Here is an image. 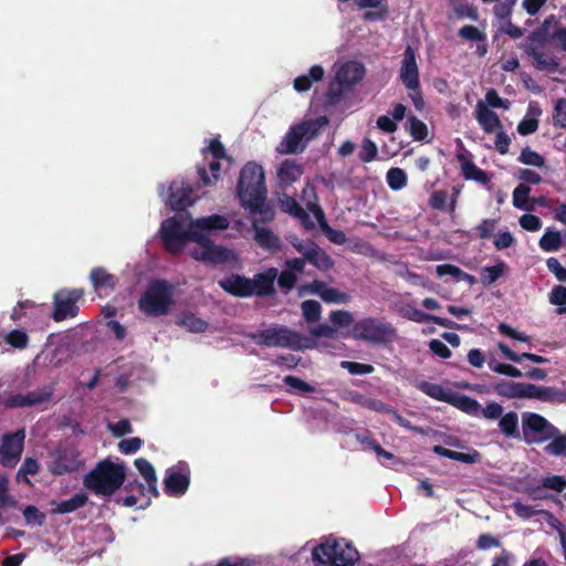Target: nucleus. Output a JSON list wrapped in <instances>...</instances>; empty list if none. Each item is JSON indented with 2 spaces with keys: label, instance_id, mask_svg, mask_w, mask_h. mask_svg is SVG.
Masks as SVG:
<instances>
[{
  "label": "nucleus",
  "instance_id": "15",
  "mask_svg": "<svg viewBox=\"0 0 566 566\" xmlns=\"http://www.w3.org/2000/svg\"><path fill=\"white\" fill-rule=\"evenodd\" d=\"M55 390L54 384H49L40 389L29 391L25 395L18 394L11 396L6 405L9 408H23V407H32L41 405L45 401H49Z\"/></svg>",
  "mask_w": 566,
  "mask_h": 566
},
{
  "label": "nucleus",
  "instance_id": "5",
  "mask_svg": "<svg viewBox=\"0 0 566 566\" xmlns=\"http://www.w3.org/2000/svg\"><path fill=\"white\" fill-rule=\"evenodd\" d=\"M248 337L256 345L266 347H283L293 350H303L315 346L314 340L284 325L260 329L249 334Z\"/></svg>",
  "mask_w": 566,
  "mask_h": 566
},
{
  "label": "nucleus",
  "instance_id": "56",
  "mask_svg": "<svg viewBox=\"0 0 566 566\" xmlns=\"http://www.w3.org/2000/svg\"><path fill=\"white\" fill-rule=\"evenodd\" d=\"M518 160L524 165L534 167H543L545 164L544 157L528 147L522 150Z\"/></svg>",
  "mask_w": 566,
  "mask_h": 566
},
{
  "label": "nucleus",
  "instance_id": "57",
  "mask_svg": "<svg viewBox=\"0 0 566 566\" xmlns=\"http://www.w3.org/2000/svg\"><path fill=\"white\" fill-rule=\"evenodd\" d=\"M340 367L346 369L350 375H369L374 371V366L358 361L343 360Z\"/></svg>",
  "mask_w": 566,
  "mask_h": 566
},
{
  "label": "nucleus",
  "instance_id": "16",
  "mask_svg": "<svg viewBox=\"0 0 566 566\" xmlns=\"http://www.w3.org/2000/svg\"><path fill=\"white\" fill-rule=\"evenodd\" d=\"M277 277L276 268H268L263 272L250 277L251 296L272 297L276 294L275 281Z\"/></svg>",
  "mask_w": 566,
  "mask_h": 566
},
{
  "label": "nucleus",
  "instance_id": "32",
  "mask_svg": "<svg viewBox=\"0 0 566 566\" xmlns=\"http://www.w3.org/2000/svg\"><path fill=\"white\" fill-rule=\"evenodd\" d=\"M88 502V496L84 492L75 493L71 499L61 501V502H53L52 504L55 505V507L52 509L53 514H66L75 512L76 510L83 507Z\"/></svg>",
  "mask_w": 566,
  "mask_h": 566
},
{
  "label": "nucleus",
  "instance_id": "47",
  "mask_svg": "<svg viewBox=\"0 0 566 566\" xmlns=\"http://www.w3.org/2000/svg\"><path fill=\"white\" fill-rule=\"evenodd\" d=\"M378 148L374 140L364 138L358 154L359 160L364 164L371 163L377 159Z\"/></svg>",
  "mask_w": 566,
  "mask_h": 566
},
{
  "label": "nucleus",
  "instance_id": "7",
  "mask_svg": "<svg viewBox=\"0 0 566 566\" xmlns=\"http://www.w3.org/2000/svg\"><path fill=\"white\" fill-rule=\"evenodd\" d=\"M352 336L356 340L374 346H387L397 338V329L390 322L379 317H364L355 322Z\"/></svg>",
  "mask_w": 566,
  "mask_h": 566
},
{
  "label": "nucleus",
  "instance_id": "29",
  "mask_svg": "<svg viewBox=\"0 0 566 566\" xmlns=\"http://www.w3.org/2000/svg\"><path fill=\"white\" fill-rule=\"evenodd\" d=\"M526 398L538 399L542 401H563L566 395L553 387L536 386L527 384Z\"/></svg>",
  "mask_w": 566,
  "mask_h": 566
},
{
  "label": "nucleus",
  "instance_id": "40",
  "mask_svg": "<svg viewBox=\"0 0 566 566\" xmlns=\"http://www.w3.org/2000/svg\"><path fill=\"white\" fill-rule=\"evenodd\" d=\"M301 310L306 323L312 324L321 319L322 306L318 301L306 300L302 302Z\"/></svg>",
  "mask_w": 566,
  "mask_h": 566
},
{
  "label": "nucleus",
  "instance_id": "1",
  "mask_svg": "<svg viewBox=\"0 0 566 566\" xmlns=\"http://www.w3.org/2000/svg\"><path fill=\"white\" fill-rule=\"evenodd\" d=\"M266 187L263 167L255 161L247 163L239 175L237 196L240 205L258 214L263 223L275 217L274 208L266 201Z\"/></svg>",
  "mask_w": 566,
  "mask_h": 566
},
{
  "label": "nucleus",
  "instance_id": "55",
  "mask_svg": "<svg viewBox=\"0 0 566 566\" xmlns=\"http://www.w3.org/2000/svg\"><path fill=\"white\" fill-rule=\"evenodd\" d=\"M458 34L460 38L471 42H484L486 40L485 33L470 24L463 25L459 30Z\"/></svg>",
  "mask_w": 566,
  "mask_h": 566
},
{
  "label": "nucleus",
  "instance_id": "24",
  "mask_svg": "<svg viewBox=\"0 0 566 566\" xmlns=\"http://www.w3.org/2000/svg\"><path fill=\"white\" fill-rule=\"evenodd\" d=\"M476 119L486 134H492L496 129H502V123L497 114L491 111L483 102L478 103Z\"/></svg>",
  "mask_w": 566,
  "mask_h": 566
},
{
  "label": "nucleus",
  "instance_id": "59",
  "mask_svg": "<svg viewBox=\"0 0 566 566\" xmlns=\"http://www.w3.org/2000/svg\"><path fill=\"white\" fill-rule=\"evenodd\" d=\"M277 284L284 293H289L295 287L297 276L295 273L284 270L280 274L277 273Z\"/></svg>",
  "mask_w": 566,
  "mask_h": 566
},
{
  "label": "nucleus",
  "instance_id": "17",
  "mask_svg": "<svg viewBox=\"0 0 566 566\" xmlns=\"http://www.w3.org/2000/svg\"><path fill=\"white\" fill-rule=\"evenodd\" d=\"M192 188L189 184L174 181L169 187L167 203L171 210L184 212L193 203Z\"/></svg>",
  "mask_w": 566,
  "mask_h": 566
},
{
  "label": "nucleus",
  "instance_id": "12",
  "mask_svg": "<svg viewBox=\"0 0 566 566\" xmlns=\"http://www.w3.org/2000/svg\"><path fill=\"white\" fill-rule=\"evenodd\" d=\"M84 295V290H60L54 294V310L52 318L55 322H62L67 318H73L78 314V306L76 302Z\"/></svg>",
  "mask_w": 566,
  "mask_h": 566
},
{
  "label": "nucleus",
  "instance_id": "53",
  "mask_svg": "<svg viewBox=\"0 0 566 566\" xmlns=\"http://www.w3.org/2000/svg\"><path fill=\"white\" fill-rule=\"evenodd\" d=\"M283 382L286 386L291 387L292 389H295L305 395L313 394L316 391L314 386H312L311 384L304 381L303 379L292 376V375L285 376L283 378Z\"/></svg>",
  "mask_w": 566,
  "mask_h": 566
},
{
  "label": "nucleus",
  "instance_id": "46",
  "mask_svg": "<svg viewBox=\"0 0 566 566\" xmlns=\"http://www.w3.org/2000/svg\"><path fill=\"white\" fill-rule=\"evenodd\" d=\"M4 342L13 348L24 349L29 344V336L25 331L15 328L6 335Z\"/></svg>",
  "mask_w": 566,
  "mask_h": 566
},
{
  "label": "nucleus",
  "instance_id": "23",
  "mask_svg": "<svg viewBox=\"0 0 566 566\" xmlns=\"http://www.w3.org/2000/svg\"><path fill=\"white\" fill-rule=\"evenodd\" d=\"M461 171L467 180H474L486 186L490 182V176L485 170L479 168L473 161L469 160L464 154H457Z\"/></svg>",
  "mask_w": 566,
  "mask_h": 566
},
{
  "label": "nucleus",
  "instance_id": "60",
  "mask_svg": "<svg viewBox=\"0 0 566 566\" xmlns=\"http://www.w3.org/2000/svg\"><path fill=\"white\" fill-rule=\"evenodd\" d=\"M143 444L144 440L138 437L124 439L118 443V450L124 454H133L137 452Z\"/></svg>",
  "mask_w": 566,
  "mask_h": 566
},
{
  "label": "nucleus",
  "instance_id": "48",
  "mask_svg": "<svg viewBox=\"0 0 566 566\" xmlns=\"http://www.w3.org/2000/svg\"><path fill=\"white\" fill-rule=\"evenodd\" d=\"M505 268H506V265H505L504 262H500L496 265L483 268V270H482V283L484 285L493 284L494 282H496L503 275V273L505 271Z\"/></svg>",
  "mask_w": 566,
  "mask_h": 566
},
{
  "label": "nucleus",
  "instance_id": "44",
  "mask_svg": "<svg viewBox=\"0 0 566 566\" xmlns=\"http://www.w3.org/2000/svg\"><path fill=\"white\" fill-rule=\"evenodd\" d=\"M408 132L415 140L419 142L424 140L428 136L427 125L415 115L408 118Z\"/></svg>",
  "mask_w": 566,
  "mask_h": 566
},
{
  "label": "nucleus",
  "instance_id": "45",
  "mask_svg": "<svg viewBox=\"0 0 566 566\" xmlns=\"http://www.w3.org/2000/svg\"><path fill=\"white\" fill-rule=\"evenodd\" d=\"M329 321L335 328H347L355 324L353 314L345 310L332 311L329 313Z\"/></svg>",
  "mask_w": 566,
  "mask_h": 566
},
{
  "label": "nucleus",
  "instance_id": "43",
  "mask_svg": "<svg viewBox=\"0 0 566 566\" xmlns=\"http://www.w3.org/2000/svg\"><path fill=\"white\" fill-rule=\"evenodd\" d=\"M179 324L193 333L203 332L208 326L207 322L190 312L182 313Z\"/></svg>",
  "mask_w": 566,
  "mask_h": 566
},
{
  "label": "nucleus",
  "instance_id": "14",
  "mask_svg": "<svg viewBox=\"0 0 566 566\" xmlns=\"http://www.w3.org/2000/svg\"><path fill=\"white\" fill-rule=\"evenodd\" d=\"M25 433L23 429L4 434L0 446V462L3 467H14L21 458Z\"/></svg>",
  "mask_w": 566,
  "mask_h": 566
},
{
  "label": "nucleus",
  "instance_id": "54",
  "mask_svg": "<svg viewBox=\"0 0 566 566\" xmlns=\"http://www.w3.org/2000/svg\"><path fill=\"white\" fill-rule=\"evenodd\" d=\"M553 124L556 127H566V98H557L553 109Z\"/></svg>",
  "mask_w": 566,
  "mask_h": 566
},
{
  "label": "nucleus",
  "instance_id": "35",
  "mask_svg": "<svg viewBox=\"0 0 566 566\" xmlns=\"http://www.w3.org/2000/svg\"><path fill=\"white\" fill-rule=\"evenodd\" d=\"M499 349L504 355V357L511 361L514 363H521L523 359H527L534 364H545L548 361V359L544 356L532 354V353H523L517 354L514 350H512L506 344L500 343Z\"/></svg>",
  "mask_w": 566,
  "mask_h": 566
},
{
  "label": "nucleus",
  "instance_id": "37",
  "mask_svg": "<svg viewBox=\"0 0 566 566\" xmlns=\"http://www.w3.org/2000/svg\"><path fill=\"white\" fill-rule=\"evenodd\" d=\"M538 244L545 252L558 251L563 244L562 234L557 230L547 229L539 239Z\"/></svg>",
  "mask_w": 566,
  "mask_h": 566
},
{
  "label": "nucleus",
  "instance_id": "10",
  "mask_svg": "<svg viewBox=\"0 0 566 566\" xmlns=\"http://www.w3.org/2000/svg\"><path fill=\"white\" fill-rule=\"evenodd\" d=\"M548 40H551L548 35L535 29L527 36L523 51L533 59V65L536 70L553 73L557 71L559 62L557 59L547 56L541 51V49L546 46Z\"/></svg>",
  "mask_w": 566,
  "mask_h": 566
},
{
  "label": "nucleus",
  "instance_id": "64",
  "mask_svg": "<svg viewBox=\"0 0 566 566\" xmlns=\"http://www.w3.org/2000/svg\"><path fill=\"white\" fill-rule=\"evenodd\" d=\"M515 562V555L512 552L504 548L501 551L499 555H496L492 559L491 566H514Z\"/></svg>",
  "mask_w": 566,
  "mask_h": 566
},
{
  "label": "nucleus",
  "instance_id": "21",
  "mask_svg": "<svg viewBox=\"0 0 566 566\" xmlns=\"http://www.w3.org/2000/svg\"><path fill=\"white\" fill-rule=\"evenodd\" d=\"M220 287L235 297H251L250 277L241 274H231L219 281Z\"/></svg>",
  "mask_w": 566,
  "mask_h": 566
},
{
  "label": "nucleus",
  "instance_id": "26",
  "mask_svg": "<svg viewBox=\"0 0 566 566\" xmlns=\"http://www.w3.org/2000/svg\"><path fill=\"white\" fill-rule=\"evenodd\" d=\"M280 208L283 212H286L297 218L305 229L311 230L314 228V223L311 221L308 213L300 206V203L291 196L285 195L280 200Z\"/></svg>",
  "mask_w": 566,
  "mask_h": 566
},
{
  "label": "nucleus",
  "instance_id": "36",
  "mask_svg": "<svg viewBox=\"0 0 566 566\" xmlns=\"http://www.w3.org/2000/svg\"><path fill=\"white\" fill-rule=\"evenodd\" d=\"M449 403L473 416H476L481 409V405L478 400L465 395L452 394L451 401Z\"/></svg>",
  "mask_w": 566,
  "mask_h": 566
},
{
  "label": "nucleus",
  "instance_id": "20",
  "mask_svg": "<svg viewBox=\"0 0 566 566\" xmlns=\"http://www.w3.org/2000/svg\"><path fill=\"white\" fill-rule=\"evenodd\" d=\"M366 73L363 63L357 61H348L344 63L336 72V80L342 86H353L359 83Z\"/></svg>",
  "mask_w": 566,
  "mask_h": 566
},
{
  "label": "nucleus",
  "instance_id": "39",
  "mask_svg": "<svg viewBox=\"0 0 566 566\" xmlns=\"http://www.w3.org/2000/svg\"><path fill=\"white\" fill-rule=\"evenodd\" d=\"M518 416L515 411H509L500 417L499 428L507 438L517 437Z\"/></svg>",
  "mask_w": 566,
  "mask_h": 566
},
{
  "label": "nucleus",
  "instance_id": "41",
  "mask_svg": "<svg viewBox=\"0 0 566 566\" xmlns=\"http://www.w3.org/2000/svg\"><path fill=\"white\" fill-rule=\"evenodd\" d=\"M310 334L315 338L325 337V338H331V339H336L339 337L345 338L349 335L348 332L345 333V332L338 331L334 326H331L327 324H319V325L311 328Z\"/></svg>",
  "mask_w": 566,
  "mask_h": 566
},
{
  "label": "nucleus",
  "instance_id": "51",
  "mask_svg": "<svg viewBox=\"0 0 566 566\" xmlns=\"http://www.w3.org/2000/svg\"><path fill=\"white\" fill-rule=\"evenodd\" d=\"M321 298L325 303L329 304H344L349 301L350 296L347 293L340 292L335 287L327 286L326 290L322 292Z\"/></svg>",
  "mask_w": 566,
  "mask_h": 566
},
{
  "label": "nucleus",
  "instance_id": "2",
  "mask_svg": "<svg viewBox=\"0 0 566 566\" xmlns=\"http://www.w3.org/2000/svg\"><path fill=\"white\" fill-rule=\"evenodd\" d=\"M186 219L182 213L167 218L160 226V238L164 248L170 254H179L186 242L191 241L190 233L198 230H226L229 227V221L226 217L220 214H212L208 217L191 220L189 229L185 230Z\"/></svg>",
  "mask_w": 566,
  "mask_h": 566
},
{
  "label": "nucleus",
  "instance_id": "11",
  "mask_svg": "<svg viewBox=\"0 0 566 566\" xmlns=\"http://www.w3.org/2000/svg\"><path fill=\"white\" fill-rule=\"evenodd\" d=\"M522 432L524 441L532 444L551 440L558 433V429L542 415L524 412L522 415Z\"/></svg>",
  "mask_w": 566,
  "mask_h": 566
},
{
  "label": "nucleus",
  "instance_id": "8",
  "mask_svg": "<svg viewBox=\"0 0 566 566\" xmlns=\"http://www.w3.org/2000/svg\"><path fill=\"white\" fill-rule=\"evenodd\" d=\"M313 559L324 566H353L359 558L357 549L345 539H327L313 549Z\"/></svg>",
  "mask_w": 566,
  "mask_h": 566
},
{
  "label": "nucleus",
  "instance_id": "30",
  "mask_svg": "<svg viewBox=\"0 0 566 566\" xmlns=\"http://www.w3.org/2000/svg\"><path fill=\"white\" fill-rule=\"evenodd\" d=\"M90 280L95 291H113L117 284V277L108 273L104 268H94Z\"/></svg>",
  "mask_w": 566,
  "mask_h": 566
},
{
  "label": "nucleus",
  "instance_id": "58",
  "mask_svg": "<svg viewBox=\"0 0 566 566\" xmlns=\"http://www.w3.org/2000/svg\"><path fill=\"white\" fill-rule=\"evenodd\" d=\"M23 516L28 524L42 526L45 523L46 516L36 506L28 505L23 510Z\"/></svg>",
  "mask_w": 566,
  "mask_h": 566
},
{
  "label": "nucleus",
  "instance_id": "42",
  "mask_svg": "<svg viewBox=\"0 0 566 566\" xmlns=\"http://www.w3.org/2000/svg\"><path fill=\"white\" fill-rule=\"evenodd\" d=\"M387 184L391 190H400L406 187L408 178L403 169L394 167L387 171Z\"/></svg>",
  "mask_w": 566,
  "mask_h": 566
},
{
  "label": "nucleus",
  "instance_id": "13",
  "mask_svg": "<svg viewBox=\"0 0 566 566\" xmlns=\"http://www.w3.org/2000/svg\"><path fill=\"white\" fill-rule=\"evenodd\" d=\"M51 459L49 470L55 475L74 472L83 464L80 452L72 446L59 447L51 452Z\"/></svg>",
  "mask_w": 566,
  "mask_h": 566
},
{
  "label": "nucleus",
  "instance_id": "27",
  "mask_svg": "<svg viewBox=\"0 0 566 566\" xmlns=\"http://www.w3.org/2000/svg\"><path fill=\"white\" fill-rule=\"evenodd\" d=\"M403 316L416 323H433L446 328H453L455 326V324L448 318L427 314L418 308L410 306L403 310Z\"/></svg>",
  "mask_w": 566,
  "mask_h": 566
},
{
  "label": "nucleus",
  "instance_id": "62",
  "mask_svg": "<svg viewBox=\"0 0 566 566\" xmlns=\"http://www.w3.org/2000/svg\"><path fill=\"white\" fill-rule=\"evenodd\" d=\"M542 485L557 492L566 489V479L563 475H552L542 480Z\"/></svg>",
  "mask_w": 566,
  "mask_h": 566
},
{
  "label": "nucleus",
  "instance_id": "19",
  "mask_svg": "<svg viewBox=\"0 0 566 566\" xmlns=\"http://www.w3.org/2000/svg\"><path fill=\"white\" fill-rule=\"evenodd\" d=\"M190 484V478L188 473L176 471L172 468L166 471L164 479V490L169 496H181L184 495Z\"/></svg>",
  "mask_w": 566,
  "mask_h": 566
},
{
  "label": "nucleus",
  "instance_id": "33",
  "mask_svg": "<svg viewBox=\"0 0 566 566\" xmlns=\"http://www.w3.org/2000/svg\"><path fill=\"white\" fill-rule=\"evenodd\" d=\"M324 76V70L321 65H313L308 74L300 75L294 80V88L302 93L311 88L313 82H318Z\"/></svg>",
  "mask_w": 566,
  "mask_h": 566
},
{
  "label": "nucleus",
  "instance_id": "34",
  "mask_svg": "<svg viewBox=\"0 0 566 566\" xmlns=\"http://www.w3.org/2000/svg\"><path fill=\"white\" fill-rule=\"evenodd\" d=\"M417 388L423 392L424 395L433 398L438 401L450 402L452 394L450 390H446L441 385L430 382V381H420Z\"/></svg>",
  "mask_w": 566,
  "mask_h": 566
},
{
  "label": "nucleus",
  "instance_id": "9",
  "mask_svg": "<svg viewBox=\"0 0 566 566\" xmlns=\"http://www.w3.org/2000/svg\"><path fill=\"white\" fill-rule=\"evenodd\" d=\"M210 230H198L190 233L191 241L198 247L190 251V255L201 262L211 264H223L231 260V251L222 245H217L203 232Z\"/></svg>",
  "mask_w": 566,
  "mask_h": 566
},
{
  "label": "nucleus",
  "instance_id": "25",
  "mask_svg": "<svg viewBox=\"0 0 566 566\" xmlns=\"http://www.w3.org/2000/svg\"><path fill=\"white\" fill-rule=\"evenodd\" d=\"M262 222L260 219L254 220L252 227L254 229V239L256 243L269 251H277L281 249V241L277 235L269 228H262L258 223Z\"/></svg>",
  "mask_w": 566,
  "mask_h": 566
},
{
  "label": "nucleus",
  "instance_id": "52",
  "mask_svg": "<svg viewBox=\"0 0 566 566\" xmlns=\"http://www.w3.org/2000/svg\"><path fill=\"white\" fill-rule=\"evenodd\" d=\"M545 452L552 455H565L566 454V434H562L559 431L555 437L552 438V442L545 447Z\"/></svg>",
  "mask_w": 566,
  "mask_h": 566
},
{
  "label": "nucleus",
  "instance_id": "63",
  "mask_svg": "<svg viewBox=\"0 0 566 566\" xmlns=\"http://www.w3.org/2000/svg\"><path fill=\"white\" fill-rule=\"evenodd\" d=\"M546 266L559 282H566V269L556 258H548L546 260Z\"/></svg>",
  "mask_w": 566,
  "mask_h": 566
},
{
  "label": "nucleus",
  "instance_id": "38",
  "mask_svg": "<svg viewBox=\"0 0 566 566\" xmlns=\"http://www.w3.org/2000/svg\"><path fill=\"white\" fill-rule=\"evenodd\" d=\"M209 170L211 172V177L209 176L205 166H197V174L200 179V185L203 187L210 186L213 181H217L220 178L221 165L219 160L214 159L209 163Z\"/></svg>",
  "mask_w": 566,
  "mask_h": 566
},
{
  "label": "nucleus",
  "instance_id": "61",
  "mask_svg": "<svg viewBox=\"0 0 566 566\" xmlns=\"http://www.w3.org/2000/svg\"><path fill=\"white\" fill-rule=\"evenodd\" d=\"M549 302L557 308L566 306V286L555 285L549 293Z\"/></svg>",
  "mask_w": 566,
  "mask_h": 566
},
{
  "label": "nucleus",
  "instance_id": "3",
  "mask_svg": "<svg viewBox=\"0 0 566 566\" xmlns=\"http://www.w3.org/2000/svg\"><path fill=\"white\" fill-rule=\"evenodd\" d=\"M125 465L104 459L84 475L83 484L95 495L109 497L125 484Z\"/></svg>",
  "mask_w": 566,
  "mask_h": 566
},
{
  "label": "nucleus",
  "instance_id": "4",
  "mask_svg": "<svg viewBox=\"0 0 566 566\" xmlns=\"http://www.w3.org/2000/svg\"><path fill=\"white\" fill-rule=\"evenodd\" d=\"M175 286L164 279L149 282L138 300V307L148 317L166 316L174 305Z\"/></svg>",
  "mask_w": 566,
  "mask_h": 566
},
{
  "label": "nucleus",
  "instance_id": "22",
  "mask_svg": "<svg viewBox=\"0 0 566 566\" xmlns=\"http://www.w3.org/2000/svg\"><path fill=\"white\" fill-rule=\"evenodd\" d=\"M304 174L303 166L297 164L295 160L285 159L281 163L277 169V179L282 188H286L302 177Z\"/></svg>",
  "mask_w": 566,
  "mask_h": 566
},
{
  "label": "nucleus",
  "instance_id": "6",
  "mask_svg": "<svg viewBox=\"0 0 566 566\" xmlns=\"http://www.w3.org/2000/svg\"><path fill=\"white\" fill-rule=\"evenodd\" d=\"M328 123L325 116L315 119L303 120L289 128L287 133L276 146L281 155L301 154L305 150L310 140L314 139L321 128Z\"/></svg>",
  "mask_w": 566,
  "mask_h": 566
},
{
  "label": "nucleus",
  "instance_id": "50",
  "mask_svg": "<svg viewBox=\"0 0 566 566\" xmlns=\"http://www.w3.org/2000/svg\"><path fill=\"white\" fill-rule=\"evenodd\" d=\"M134 465L146 482H157V475L153 464L145 458H137Z\"/></svg>",
  "mask_w": 566,
  "mask_h": 566
},
{
  "label": "nucleus",
  "instance_id": "18",
  "mask_svg": "<svg viewBox=\"0 0 566 566\" xmlns=\"http://www.w3.org/2000/svg\"><path fill=\"white\" fill-rule=\"evenodd\" d=\"M400 80L407 90L419 88V71L413 50L408 46L403 53Z\"/></svg>",
  "mask_w": 566,
  "mask_h": 566
},
{
  "label": "nucleus",
  "instance_id": "31",
  "mask_svg": "<svg viewBox=\"0 0 566 566\" xmlns=\"http://www.w3.org/2000/svg\"><path fill=\"white\" fill-rule=\"evenodd\" d=\"M527 384L502 380L494 385L493 390L497 396L514 399L526 398Z\"/></svg>",
  "mask_w": 566,
  "mask_h": 566
},
{
  "label": "nucleus",
  "instance_id": "49",
  "mask_svg": "<svg viewBox=\"0 0 566 566\" xmlns=\"http://www.w3.org/2000/svg\"><path fill=\"white\" fill-rule=\"evenodd\" d=\"M531 188L524 184L518 185L513 191V206L517 209L530 210L527 206Z\"/></svg>",
  "mask_w": 566,
  "mask_h": 566
},
{
  "label": "nucleus",
  "instance_id": "28",
  "mask_svg": "<svg viewBox=\"0 0 566 566\" xmlns=\"http://www.w3.org/2000/svg\"><path fill=\"white\" fill-rule=\"evenodd\" d=\"M305 259L322 272H327L334 266L333 259L315 242H312V248L308 253H306Z\"/></svg>",
  "mask_w": 566,
  "mask_h": 566
}]
</instances>
